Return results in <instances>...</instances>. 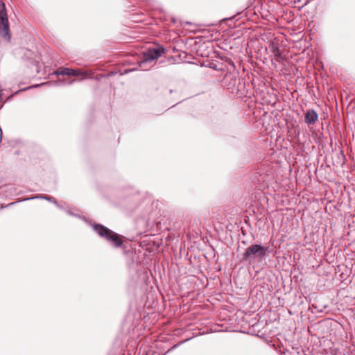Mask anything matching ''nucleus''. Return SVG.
I'll return each mask as SVG.
<instances>
[{"instance_id":"9b49d317","label":"nucleus","mask_w":355,"mask_h":355,"mask_svg":"<svg viewBox=\"0 0 355 355\" xmlns=\"http://www.w3.org/2000/svg\"><path fill=\"white\" fill-rule=\"evenodd\" d=\"M56 206H57L58 208H60V209H62V206H60V205H59L58 204V205H56Z\"/></svg>"},{"instance_id":"7ed1b4c3","label":"nucleus","mask_w":355,"mask_h":355,"mask_svg":"<svg viewBox=\"0 0 355 355\" xmlns=\"http://www.w3.org/2000/svg\"><path fill=\"white\" fill-rule=\"evenodd\" d=\"M272 171L269 166L261 165L256 172L254 180L259 184H267L272 178Z\"/></svg>"},{"instance_id":"39448f33","label":"nucleus","mask_w":355,"mask_h":355,"mask_svg":"<svg viewBox=\"0 0 355 355\" xmlns=\"http://www.w3.org/2000/svg\"><path fill=\"white\" fill-rule=\"evenodd\" d=\"M165 49L162 46H157L155 48H150L148 49L143 53V62L141 64L144 62H151L157 59L161 56L162 54L164 53Z\"/></svg>"},{"instance_id":"f257e3e1","label":"nucleus","mask_w":355,"mask_h":355,"mask_svg":"<svg viewBox=\"0 0 355 355\" xmlns=\"http://www.w3.org/2000/svg\"><path fill=\"white\" fill-rule=\"evenodd\" d=\"M93 229L101 237L104 238L114 247L118 248L121 245L122 240L120 236L107 227L100 224H95L93 225Z\"/></svg>"},{"instance_id":"20e7f679","label":"nucleus","mask_w":355,"mask_h":355,"mask_svg":"<svg viewBox=\"0 0 355 355\" xmlns=\"http://www.w3.org/2000/svg\"><path fill=\"white\" fill-rule=\"evenodd\" d=\"M0 7L2 8L0 12V35L6 40L9 41L10 39V29L4 3H1Z\"/></svg>"},{"instance_id":"0eeeda50","label":"nucleus","mask_w":355,"mask_h":355,"mask_svg":"<svg viewBox=\"0 0 355 355\" xmlns=\"http://www.w3.org/2000/svg\"><path fill=\"white\" fill-rule=\"evenodd\" d=\"M278 236L279 242V248L280 250H286L288 246V237L286 235V231L283 225L281 226Z\"/></svg>"},{"instance_id":"6e6552de","label":"nucleus","mask_w":355,"mask_h":355,"mask_svg":"<svg viewBox=\"0 0 355 355\" xmlns=\"http://www.w3.org/2000/svg\"><path fill=\"white\" fill-rule=\"evenodd\" d=\"M318 119V115L315 111L309 110L305 114V122L307 124H314Z\"/></svg>"},{"instance_id":"423d86ee","label":"nucleus","mask_w":355,"mask_h":355,"mask_svg":"<svg viewBox=\"0 0 355 355\" xmlns=\"http://www.w3.org/2000/svg\"><path fill=\"white\" fill-rule=\"evenodd\" d=\"M55 75H62V76H78L80 75L86 76L87 73L83 71L80 69H73L70 68H60L58 70L54 72Z\"/></svg>"},{"instance_id":"9d476101","label":"nucleus","mask_w":355,"mask_h":355,"mask_svg":"<svg viewBox=\"0 0 355 355\" xmlns=\"http://www.w3.org/2000/svg\"><path fill=\"white\" fill-rule=\"evenodd\" d=\"M35 198H39V199H44L46 200L51 202L54 203L55 205H58V202L56 200L51 196H46V195H39L36 196L35 197L30 198V199H35ZM26 200H29V198H27Z\"/></svg>"},{"instance_id":"1a4fd4ad","label":"nucleus","mask_w":355,"mask_h":355,"mask_svg":"<svg viewBox=\"0 0 355 355\" xmlns=\"http://www.w3.org/2000/svg\"><path fill=\"white\" fill-rule=\"evenodd\" d=\"M279 344H277V346L279 347V352L281 355H286L288 350H287V346L288 343L286 339H284V343L282 342L280 338H278Z\"/></svg>"},{"instance_id":"f03ea898","label":"nucleus","mask_w":355,"mask_h":355,"mask_svg":"<svg viewBox=\"0 0 355 355\" xmlns=\"http://www.w3.org/2000/svg\"><path fill=\"white\" fill-rule=\"evenodd\" d=\"M268 251V247L253 244L247 248L243 255V259L250 262L256 259H261L266 255Z\"/></svg>"}]
</instances>
